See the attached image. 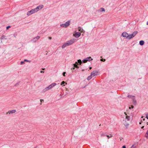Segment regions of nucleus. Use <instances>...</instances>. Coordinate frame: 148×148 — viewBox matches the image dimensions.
<instances>
[{
	"label": "nucleus",
	"mask_w": 148,
	"mask_h": 148,
	"mask_svg": "<svg viewBox=\"0 0 148 148\" xmlns=\"http://www.w3.org/2000/svg\"><path fill=\"white\" fill-rule=\"evenodd\" d=\"M43 7V5H39L38 6H37L35 10L37 12L39 10H40L42 9Z\"/></svg>",
	"instance_id": "obj_9"
},
{
	"label": "nucleus",
	"mask_w": 148,
	"mask_h": 148,
	"mask_svg": "<svg viewBox=\"0 0 148 148\" xmlns=\"http://www.w3.org/2000/svg\"><path fill=\"white\" fill-rule=\"evenodd\" d=\"M56 85V84L55 83H53L51 84L50 85L48 86V87H46L42 91L44 92H45L51 89L53 87L55 86Z\"/></svg>",
	"instance_id": "obj_2"
},
{
	"label": "nucleus",
	"mask_w": 148,
	"mask_h": 148,
	"mask_svg": "<svg viewBox=\"0 0 148 148\" xmlns=\"http://www.w3.org/2000/svg\"><path fill=\"white\" fill-rule=\"evenodd\" d=\"M132 108H134L133 106H132Z\"/></svg>",
	"instance_id": "obj_40"
},
{
	"label": "nucleus",
	"mask_w": 148,
	"mask_h": 148,
	"mask_svg": "<svg viewBox=\"0 0 148 148\" xmlns=\"http://www.w3.org/2000/svg\"><path fill=\"white\" fill-rule=\"evenodd\" d=\"M122 35L123 37H126L128 39V34L127 33L123 32Z\"/></svg>",
	"instance_id": "obj_13"
},
{
	"label": "nucleus",
	"mask_w": 148,
	"mask_h": 148,
	"mask_svg": "<svg viewBox=\"0 0 148 148\" xmlns=\"http://www.w3.org/2000/svg\"><path fill=\"white\" fill-rule=\"evenodd\" d=\"M100 60L101 61L104 62L105 61V59H101Z\"/></svg>",
	"instance_id": "obj_26"
},
{
	"label": "nucleus",
	"mask_w": 148,
	"mask_h": 148,
	"mask_svg": "<svg viewBox=\"0 0 148 148\" xmlns=\"http://www.w3.org/2000/svg\"><path fill=\"white\" fill-rule=\"evenodd\" d=\"M130 148H136V146L135 145H133L130 147Z\"/></svg>",
	"instance_id": "obj_21"
},
{
	"label": "nucleus",
	"mask_w": 148,
	"mask_h": 148,
	"mask_svg": "<svg viewBox=\"0 0 148 148\" xmlns=\"http://www.w3.org/2000/svg\"><path fill=\"white\" fill-rule=\"evenodd\" d=\"M4 37H5V36H3H3H1V39H3L4 38Z\"/></svg>",
	"instance_id": "obj_28"
},
{
	"label": "nucleus",
	"mask_w": 148,
	"mask_h": 148,
	"mask_svg": "<svg viewBox=\"0 0 148 148\" xmlns=\"http://www.w3.org/2000/svg\"><path fill=\"white\" fill-rule=\"evenodd\" d=\"M36 12H37V11L36 10H35V9L34 8L32 10L29 11L27 13V15L29 16Z\"/></svg>",
	"instance_id": "obj_6"
},
{
	"label": "nucleus",
	"mask_w": 148,
	"mask_h": 148,
	"mask_svg": "<svg viewBox=\"0 0 148 148\" xmlns=\"http://www.w3.org/2000/svg\"><path fill=\"white\" fill-rule=\"evenodd\" d=\"M24 62L23 61H21V64H24Z\"/></svg>",
	"instance_id": "obj_30"
},
{
	"label": "nucleus",
	"mask_w": 148,
	"mask_h": 148,
	"mask_svg": "<svg viewBox=\"0 0 148 148\" xmlns=\"http://www.w3.org/2000/svg\"><path fill=\"white\" fill-rule=\"evenodd\" d=\"M24 61L28 62H31V61H29V60H27L26 59H25L24 60Z\"/></svg>",
	"instance_id": "obj_25"
},
{
	"label": "nucleus",
	"mask_w": 148,
	"mask_h": 148,
	"mask_svg": "<svg viewBox=\"0 0 148 148\" xmlns=\"http://www.w3.org/2000/svg\"><path fill=\"white\" fill-rule=\"evenodd\" d=\"M10 26H8L6 27V28L7 29H8L9 28H10Z\"/></svg>",
	"instance_id": "obj_27"
},
{
	"label": "nucleus",
	"mask_w": 148,
	"mask_h": 148,
	"mask_svg": "<svg viewBox=\"0 0 148 148\" xmlns=\"http://www.w3.org/2000/svg\"><path fill=\"white\" fill-rule=\"evenodd\" d=\"M69 46L67 42L64 44L62 46V49H64L67 46Z\"/></svg>",
	"instance_id": "obj_15"
},
{
	"label": "nucleus",
	"mask_w": 148,
	"mask_h": 148,
	"mask_svg": "<svg viewBox=\"0 0 148 148\" xmlns=\"http://www.w3.org/2000/svg\"><path fill=\"white\" fill-rule=\"evenodd\" d=\"M40 36H37L36 37L34 38L33 39V42H36L40 38Z\"/></svg>",
	"instance_id": "obj_14"
},
{
	"label": "nucleus",
	"mask_w": 148,
	"mask_h": 148,
	"mask_svg": "<svg viewBox=\"0 0 148 148\" xmlns=\"http://www.w3.org/2000/svg\"><path fill=\"white\" fill-rule=\"evenodd\" d=\"M84 71V69H83V70H82V71Z\"/></svg>",
	"instance_id": "obj_41"
},
{
	"label": "nucleus",
	"mask_w": 148,
	"mask_h": 148,
	"mask_svg": "<svg viewBox=\"0 0 148 148\" xmlns=\"http://www.w3.org/2000/svg\"><path fill=\"white\" fill-rule=\"evenodd\" d=\"M49 39L51 40L52 39V38L51 37H49L48 38Z\"/></svg>",
	"instance_id": "obj_35"
},
{
	"label": "nucleus",
	"mask_w": 148,
	"mask_h": 148,
	"mask_svg": "<svg viewBox=\"0 0 148 148\" xmlns=\"http://www.w3.org/2000/svg\"><path fill=\"white\" fill-rule=\"evenodd\" d=\"M45 69H42L43 70H44Z\"/></svg>",
	"instance_id": "obj_43"
},
{
	"label": "nucleus",
	"mask_w": 148,
	"mask_h": 148,
	"mask_svg": "<svg viewBox=\"0 0 148 148\" xmlns=\"http://www.w3.org/2000/svg\"><path fill=\"white\" fill-rule=\"evenodd\" d=\"M97 73L98 72L96 71H94L91 73V76H92V77H93L97 75Z\"/></svg>",
	"instance_id": "obj_12"
},
{
	"label": "nucleus",
	"mask_w": 148,
	"mask_h": 148,
	"mask_svg": "<svg viewBox=\"0 0 148 148\" xmlns=\"http://www.w3.org/2000/svg\"><path fill=\"white\" fill-rule=\"evenodd\" d=\"M81 35V33L79 32H75V34H74L73 35L76 38H78Z\"/></svg>",
	"instance_id": "obj_10"
},
{
	"label": "nucleus",
	"mask_w": 148,
	"mask_h": 148,
	"mask_svg": "<svg viewBox=\"0 0 148 148\" xmlns=\"http://www.w3.org/2000/svg\"><path fill=\"white\" fill-rule=\"evenodd\" d=\"M146 118H147L148 119V115H146Z\"/></svg>",
	"instance_id": "obj_33"
},
{
	"label": "nucleus",
	"mask_w": 148,
	"mask_h": 148,
	"mask_svg": "<svg viewBox=\"0 0 148 148\" xmlns=\"http://www.w3.org/2000/svg\"><path fill=\"white\" fill-rule=\"evenodd\" d=\"M123 148H126V147L125 145H124L122 147Z\"/></svg>",
	"instance_id": "obj_32"
},
{
	"label": "nucleus",
	"mask_w": 148,
	"mask_h": 148,
	"mask_svg": "<svg viewBox=\"0 0 148 148\" xmlns=\"http://www.w3.org/2000/svg\"><path fill=\"white\" fill-rule=\"evenodd\" d=\"M66 73L65 72H64L63 73V76H65V74H66Z\"/></svg>",
	"instance_id": "obj_29"
},
{
	"label": "nucleus",
	"mask_w": 148,
	"mask_h": 148,
	"mask_svg": "<svg viewBox=\"0 0 148 148\" xmlns=\"http://www.w3.org/2000/svg\"><path fill=\"white\" fill-rule=\"evenodd\" d=\"M16 112V110H9L6 113V115H8V114H13L15 113Z\"/></svg>",
	"instance_id": "obj_11"
},
{
	"label": "nucleus",
	"mask_w": 148,
	"mask_h": 148,
	"mask_svg": "<svg viewBox=\"0 0 148 148\" xmlns=\"http://www.w3.org/2000/svg\"><path fill=\"white\" fill-rule=\"evenodd\" d=\"M106 136L108 138H111L112 136V134H110V136L109 135H106Z\"/></svg>",
	"instance_id": "obj_22"
},
{
	"label": "nucleus",
	"mask_w": 148,
	"mask_h": 148,
	"mask_svg": "<svg viewBox=\"0 0 148 148\" xmlns=\"http://www.w3.org/2000/svg\"><path fill=\"white\" fill-rule=\"evenodd\" d=\"M144 127V126H142V127H141V129H143V128Z\"/></svg>",
	"instance_id": "obj_38"
},
{
	"label": "nucleus",
	"mask_w": 148,
	"mask_h": 148,
	"mask_svg": "<svg viewBox=\"0 0 148 148\" xmlns=\"http://www.w3.org/2000/svg\"><path fill=\"white\" fill-rule=\"evenodd\" d=\"M92 67H89V70H91V69H92Z\"/></svg>",
	"instance_id": "obj_37"
},
{
	"label": "nucleus",
	"mask_w": 148,
	"mask_h": 148,
	"mask_svg": "<svg viewBox=\"0 0 148 148\" xmlns=\"http://www.w3.org/2000/svg\"><path fill=\"white\" fill-rule=\"evenodd\" d=\"M145 136L147 138H148V130H147V132L145 133Z\"/></svg>",
	"instance_id": "obj_20"
},
{
	"label": "nucleus",
	"mask_w": 148,
	"mask_h": 148,
	"mask_svg": "<svg viewBox=\"0 0 148 148\" xmlns=\"http://www.w3.org/2000/svg\"><path fill=\"white\" fill-rule=\"evenodd\" d=\"M78 63H79V64L80 65L82 63V62L81 60L79 59L77 60V62H76L75 63L73 64V65L74 67L76 68H78L79 66H78Z\"/></svg>",
	"instance_id": "obj_5"
},
{
	"label": "nucleus",
	"mask_w": 148,
	"mask_h": 148,
	"mask_svg": "<svg viewBox=\"0 0 148 148\" xmlns=\"http://www.w3.org/2000/svg\"><path fill=\"white\" fill-rule=\"evenodd\" d=\"M76 41V39L73 38L70 40L67 41L69 45L72 44L73 43L75 42Z\"/></svg>",
	"instance_id": "obj_8"
},
{
	"label": "nucleus",
	"mask_w": 148,
	"mask_h": 148,
	"mask_svg": "<svg viewBox=\"0 0 148 148\" xmlns=\"http://www.w3.org/2000/svg\"><path fill=\"white\" fill-rule=\"evenodd\" d=\"M142 118H143V116H142Z\"/></svg>",
	"instance_id": "obj_45"
},
{
	"label": "nucleus",
	"mask_w": 148,
	"mask_h": 148,
	"mask_svg": "<svg viewBox=\"0 0 148 148\" xmlns=\"http://www.w3.org/2000/svg\"><path fill=\"white\" fill-rule=\"evenodd\" d=\"M147 25H148V21L147 22Z\"/></svg>",
	"instance_id": "obj_39"
},
{
	"label": "nucleus",
	"mask_w": 148,
	"mask_h": 148,
	"mask_svg": "<svg viewBox=\"0 0 148 148\" xmlns=\"http://www.w3.org/2000/svg\"><path fill=\"white\" fill-rule=\"evenodd\" d=\"M129 108L130 109V107H129Z\"/></svg>",
	"instance_id": "obj_44"
},
{
	"label": "nucleus",
	"mask_w": 148,
	"mask_h": 148,
	"mask_svg": "<svg viewBox=\"0 0 148 148\" xmlns=\"http://www.w3.org/2000/svg\"><path fill=\"white\" fill-rule=\"evenodd\" d=\"M124 114H125V117H123L122 123L125 126L127 127L129 125V123L131 121V118L129 115V114H127L125 112L124 113Z\"/></svg>",
	"instance_id": "obj_1"
},
{
	"label": "nucleus",
	"mask_w": 148,
	"mask_h": 148,
	"mask_svg": "<svg viewBox=\"0 0 148 148\" xmlns=\"http://www.w3.org/2000/svg\"><path fill=\"white\" fill-rule=\"evenodd\" d=\"M92 76H91V75H90L87 78V79L88 80H89L90 79L92 78Z\"/></svg>",
	"instance_id": "obj_19"
},
{
	"label": "nucleus",
	"mask_w": 148,
	"mask_h": 148,
	"mask_svg": "<svg viewBox=\"0 0 148 148\" xmlns=\"http://www.w3.org/2000/svg\"><path fill=\"white\" fill-rule=\"evenodd\" d=\"M78 31L80 32H82L83 29L81 28V27H78Z\"/></svg>",
	"instance_id": "obj_18"
},
{
	"label": "nucleus",
	"mask_w": 148,
	"mask_h": 148,
	"mask_svg": "<svg viewBox=\"0 0 148 148\" xmlns=\"http://www.w3.org/2000/svg\"><path fill=\"white\" fill-rule=\"evenodd\" d=\"M145 120V118H143V121H144V120Z\"/></svg>",
	"instance_id": "obj_42"
},
{
	"label": "nucleus",
	"mask_w": 148,
	"mask_h": 148,
	"mask_svg": "<svg viewBox=\"0 0 148 148\" xmlns=\"http://www.w3.org/2000/svg\"><path fill=\"white\" fill-rule=\"evenodd\" d=\"M65 83L66 84H67V83L66 82H65L64 81H63L62 82H61V85H62L63 84H64Z\"/></svg>",
	"instance_id": "obj_23"
},
{
	"label": "nucleus",
	"mask_w": 148,
	"mask_h": 148,
	"mask_svg": "<svg viewBox=\"0 0 148 148\" xmlns=\"http://www.w3.org/2000/svg\"><path fill=\"white\" fill-rule=\"evenodd\" d=\"M92 59L90 57H89L86 58L85 59L83 60H82V62L83 63H85L87 62L88 61H90L91 60H92Z\"/></svg>",
	"instance_id": "obj_7"
},
{
	"label": "nucleus",
	"mask_w": 148,
	"mask_h": 148,
	"mask_svg": "<svg viewBox=\"0 0 148 148\" xmlns=\"http://www.w3.org/2000/svg\"><path fill=\"white\" fill-rule=\"evenodd\" d=\"M75 69V67H73L71 68V70H74Z\"/></svg>",
	"instance_id": "obj_34"
},
{
	"label": "nucleus",
	"mask_w": 148,
	"mask_h": 148,
	"mask_svg": "<svg viewBox=\"0 0 148 148\" xmlns=\"http://www.w3.org/2000/svg\"><path fill=\"white\" fill-rule=\"evenodd\" d=\"M40 72L41 73H43L44 72V71H41Z\"/></svg>",
	"instance_id": "obj_36"
},
{
	"label": "nucleus",
	"mask_w": 148,
	"mask_h": 148,
	"mask_svg": "<svg viewBox=\"0 0 148 148\" xmlns=\"http://www.w3.org/2000/svg\"><path fill=\"white\" fill-rule=\"evenodd\" d=\"M144 44V42L143 40H141L139 42V44L141 45H143Z\"/></svg>",
	"instance_id": "obj_17"
},
{
	"label": "nucleus",
	"mask_w": 148,
	"mask_h": 148,
	"mask_svg": "<svg viewBox=\"0 0 148 148\" xmlns=\"http://www.w3.org/2000/svg\"><path fill=\"white\" fill-rule=\"evenodd\" d=\"M44 101V100L43 99H40V101L41 103H42V101Z\"/></svg>",
	"instance_id": "obj_31"
},
{
	"label": "nucleus",
	"mask_w": 148,
	"mask_h": 148,
	"mask_svg": "<svg viewBox=\"0 0 148 148\" xmlns=\"http://www.w3.org/2000/svg\"><path fill=\"white\" fill-rule=\"evenodd\" d=\"M138 32L137 31H135L132 34H130L129 35H128V39H130L132 38H133V37L135 36L137 34Z\"/></svg>",
	"instance_id": "obj_4"
},
{
	"label": "nucleus",
	"mask_w": 148,
	"mask_h": 148,
	"mask_svg": "<svg viewBox=\"0 0 148 148\" xmlns=\"http://www.w3.org/2000/svg\"><path fill=\"white\" fill-rule=\"evenodd\" d=\"M98 11L99 12H105V10L104 8H101L98 10Z\"/></svg>",
	"instance_id": "obj_16"
},
{
	"label": "nucleus",
	"mask_w": 148,
	"mask_h": 148,
	"mask_svg": "<svg viewBox=\"0 0 148 148\" xmlns=\"http://www.w3.org/2000/svg\"><path fill=\"white\" fill-rule=\"evenodd\" d=\"M70 21H68L66 22L64 24H62L60 25L61 27H64L66 28L68 27L70 24Z\"/></svg>",
	"instance_id": "obj_3"
},
{
	"label": "nucleus",
	"mask_w": 148,
	"mask_h": 148,
	"mask_svg": "<svg viewBox=\"0 0 148 148\" xmlns=\"http://www.w3.org/2000/svg\"><path fill=\"white\" fill-rule=\"evenodd\" d=\"M133 97V96L131 95H128L127 96L129 98H132Z\"/></svg>",
	"instance_id": "obj_24"
}]
</instances>
